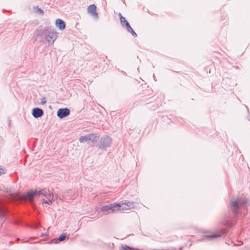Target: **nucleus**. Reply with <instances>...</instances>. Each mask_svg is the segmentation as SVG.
<instances>
[{
    "label": "nucleus",
    "instance_id": "1",
    "mask_svg": "<svg viewBox=\"0 0 250 250\" xmlns=\"http://www.w3.org/2000/svg\"><path fill=\"white\" fill-rule=\"evenodd\" d=\"M248 199L239 197L235 200H230L229 208L232 212L231 215H226L219 223L216 229L214 231H205L199 241H209L221 238L223 235H227L229 229L233 226L237 218L247 213L246 207Z\"/></svg>",
    "mask_w": 250,
    "mask_h": 250
},
{
    "label": "nucleus",
    "instance_id": "2",
    "mask_svg": "<svg viewBox=\"0 0 250 250\" xmlns=\"http://www.w3.org/2000/svg\"><path fill=\"white\" fill-rule=\"evenodd\" d=\"M43 195L44 198L41 199V201L43 204L51 205L54 201V195L50 193L48 189L44 188L42 189H36L35 190H30L27 193V196L32 199L35 195Z\"/></svg>",
    "mask_w": 250,
    "mask_h": 250
},
{
    "label": "nucleus",
    "instance_id": "3",
    "mask_svg": "<svg viewBox=\"0 0 250 250\" xmlns=\"http://www.w3.org/2000/svg\"><path fill=\"white\" fill-rule=\"evenodd\" d=\"M112 139L109 136L105 135L99 138L98 143L96 147L102 150L105 149L110 146Z\"/></svg>",
    "mask_w": 250,
    "mask_h": 250
},
{
    "label": "nucleus",
    "instance_id": "4",
    "mask_svg": "<svg viewBox=\"0 0 250 250\" xmlns=\"http://www.w3.org/2000/svg\"><path fill=\"white\" fill-rule=\"evenodd\" d=\"M120 203L116 202L113 204L106 205L101 208V211L105 214L114 213L117 210H120Z\"/></svg>",
    "mask_w": 250,
    "mask_h": 250
},
{
    "label": "nucleus",
    "instance_id": "5",
    "mask_svg": "<svg viewBox=\"0 0 250 250\" xmlns=\"http://www.w3.org/2000/svg\"><path fill=\"white\" fill-rule=\"evenodd\" d=\"M120 203V210H127L130 208H134L135 207V203L127 200H124L118 202Z\"/></svg>",
    "mask_w": 250,
    "mask_h": 250
},
{
    "label": "nucleus",
    "instance_id": "6",
    "mask_svg": "<svg viewBox=\"0 0 250 250\" xmlns=\"http://www.w3.org/2000/svg\"><path fill=\"white\" fill-rule=\"evenodd\" d=\"M49 27H46L42 29H37L35 32V37L36 41H39L40 42H44V38L46 32Z\"/></svg>",
    "mask_w": 250,
    "mask_h": 250
},
{
    "label": "nucleus",
    "instance_id": "7",
    "mask_svg": "<svg viewBox=\"0 0 250 250\" xmlns=\"http://www.w3.org/2000/svg\"><path fill=\"white\" fill-rule=\"evenodd\" d=\"M70 114V110L67 108H59L57 112V115L60 119H63L68 116Z\"/></svg>",
    "mask_w": 250,
    "mask_h": 250
},
{
    "label": "nucleus",
    "instance_id": "8",
    "mask_svg": "<svg viewBox=\"0 0 250 250\" xmlns=\"http://www.w3.org/2000/svg\"><path fill=\"white\" fill-rule=\"evenodd\" d=\"M96 10L97 7L94 4L89 5L87 8L88 13L90 14L94 18L98 19L99 15Z\"/></svg>",
    "mask_w": 250,
    "mask_h": 250
},
{
    "label": "nucleus",
    "instance_id": "9",
    "mask_svg": "<svg viewBox=\"0 0 250 250\" xmlns=\"http://www.w3.org/2000/svg\"><path fill=\"white\" fill-rule=\"evenodd\" d=\"M43 114V110L39 107L34 108L32 110V115L35 118H41Z\"/></svg>",
    "mask_w": 250,
    "mask_h": 250
},
{
    "label": "nucleus",
    "instance_id": "10",
    "mask_svg": "<svg viewBox=\"0 0 250 250\" xmlns=\"http://www.w3.org/2000/svg\"><path fill=\"white\" fill-rule=\"evenodd\" d=\"M57 34L56 32L52 31L51 29L49 31V34H48V37H47V40L45 43H48L49 44L50 42L53 43L57 38Z\"/></svg>",
    "mask_w": 250,
    "mask_h": 250
},
{
    "label": "nucleus",
    "instance_id": "11",
    "mask_svg": "<svg viewBox=\"0 0 250 250\" xmlns=\"http://www.w3.org/2000/svg\"><path fill=\"white\" fill-rule=\"evenodd\" d=\"M89 141H91L93 143V146H97L100 138L99 136L98 135V133H92L89 134Z\"/></svg>",
    "mask_w": 250,
    "mask_h": 250
},
{
    "label": "nucleus",
    "instance_id": "12",
    "mask_svg": "<svg viewBox=\"0 0 250 250\" xmlns=\"http://www.w3.org/2000/svg\"><path fill=\"white\" fill-rule=\"evenodd\" d=\"M55 25L60 30H64L66 27L65 21L60 19H58L56 20Z\"/></svg>",
    "mask_w": 250,
    "mask_h": 250
},
{
    "label": "nucleus",
    "instance_id": "13",
    "mask_svg": "<svg viewBox=\"0 0 250 250\" xmlns=\"http://www.w3.org/2000/svg\"><path fill=\"white\" fill-rule=\"evenodd\" d=\"M67 237L66 233H63L61 234L59 237L57 238H55L52 240V241L55 243L57 244L60 243L61 241H63Z\"/></svg>",
    "mask_w": 250,
    "mask_h": 250
},
{
    "label": "nucleus",
    "instance_id": "14",
    "mask_svg": "<svg viewBox=\"0 0 250 250\" xmlns=\"http://www.w3.org/2000/svg\"><path fill=\"white\" fill-rule=\"evenodd\" d=\"M125 27L126 28V30L127 31L130 33L131 34V35L134 37H136L137 36V34L136 33V32L133 30V29L132 28V27H131L130 25L129 24V23L128 22H127V24L126 25H125Z\"/></svg>",
    "mask_w": 250,
    "mask_h": 250
},
{
    "label": "nucleus",
    "instance_id": "15",
    "mask_svg": "<svg viewBox=\"0 0 250 250\" xmlns=\"http://www.w3.org/2000/svg\"><path fill=\"white\" fill-rule=\"evenodd\" d=\"M88 141H89V134L85 136H82L79 138V142L81 143H84Z\"/></svg>",
    "mask_w": 250,
    "mask_h": 250
},
{
    "label": "nucleus",
    "instance_id": "16",
    "mask_svg": "<svg viewBox=\"0 0 250 250\" xmlns=\"http://www.w3.org/2000/svg\"><path fill=\"white\" fill-rule=\"evenodd\" d=\"M133 248L129 247L127 245H122L120 248V250H133Z\"/></svg>",
    "mask_w": 250,
    "mask_h": 250
},
{
    "label": "nucleus",
    "instance_id": "17",
    "mask_svg": "<svg viewBox=\"0 0 250 250\" xmlns=\"http://www.w3.org/2000/svg\"><path fill=\"white\" fill-rule=\"evenodd\" d=\"M120 21H121V24L124 27V26H125V25H126L127 24V22H128L125 19V18L123 17H122L121 18H120Z\"/></svg>",
    "mask_w": 250,
    "mask_h": 250
},
{
    "label": "nucleus",
    "instance_id": "18",
    "mask_svg": "<svg viewBox=\"0 0 250 250\" xmlns=\"http://www.w3.org/2000/svg\"><path fill=\"white\" fill-rule=\"evenodd\" d=\"M34 9L36 10V12L40 14V15H43L44 13V11L43 10H42L41 8H40L39 6H36Z\"/></svg>",
    "mask_w": 250,
    "mask_h": 250
},
{
    "label": "nucleus",
    "instance_id": "19",
    "mask_svg": "<svg viewBox=\"0 0 250 250\" xmlns=\"http://www.w3.org/2000/svg\"><path fill=\"white\" fill-rule=\"evenodd\" d=\"M39 227V224L38 223H34L29 225V227L34 229L38 228Z\"/></svg>",
    "mask_w": 250,
    "mask_h": 250
},
{
    "label": "nucleus",
    "instance_id": "20",
    "mask_svg": "<svg viewBox=\"0 0 250 250\" xmlns=\"http://www.w3.org/2000/svg\"><path fill=\"white\" fill-rule=\"evenodd\" d=\"M6 215L4 212L0 209V218L4 219L5 218Z\"/></svg>",
    "mask_w": 250,
    "mask_h": 250
},
{
    "label": "nucleus",
    "instance_id": "21",
    "mask_svg": "<svg viewBox=\"0 0 250 250\" xmlns=\"http://www.w3.org/2000/svg\"><path fill=\"white\" fill-rule=\"evenodd\" d=\"M6 169L2 166H0V176L5 173Z\"/></svg>",
    "mask_w": 250,
    "mask_h": 250
},
{
    "label": "nucleus",
    "instance_id": "22",
    "mask_svg": "<svg viewBox=\"0 0 250 250\" xmlns=\"http://www.w3.org/2000/svg\"><path fill=\"white\" fill-rule=\"evenodd\" d=\"M50 30V28L49 27L47 30V32H46L45 34H44L45 38H44V42H45V43L46 42V41L47 40V37H48V34H49Z\"/></svg>",
    "mask_w": 250,
    "mask_h": 250
},
{
    "label": "nucleus",
    "instance_id": "23",
    "mask_svg": "<svg viewBox=\"0 0 250 250\" xmlns=\"http://www.w3.org/2000/svg\"><path fill=\"white\" fill-rule=\"evenodd\" d=\"M46 102V99L45 97H43L41 99V104H44Z\"/></svg>",
    "mask_w": 250,
    "mask_h": 250
},
{
    "label": "nucleus",
    "instance_id": "24",
    "mask_svg": "<svg viewBox=\"0 0 250 250\" xmlns=\"http://www.w3.org/2000/svg\"><path fill=\"white\" fill-rule=\"evenodd\" d=\"M245 107H246V108H247V110H248V113H249V115H250V111H249V110L248 107L247 105H245Z\"/></svg>",
    "mask_w": 250,
    "mask_h": 250
},
{
    "label": "nucleus",
    "instance_id": "25",
    "mask_svg": "<svg viewBox=\"0 0 250 250\" xmlns=\"http://www.w3.org/2000/svg\"><path fill=\"white\" fill-rule=\"evenodd\" d=\"M183 246L180 247L179 248V250H183Z\"/></svg>",
    "mask_w": 250,
    "mask_h": 250
},
{
    "label": "nucleus",
    "instance_id": "26",
    "mask_svg": "<svg viewBox=\"0 0 250 250\" xmlns=\"http://www.w3.org/2000/svg\"><path fill=\"white\" fill-rule=\"evenodd\" d=\"M119 17H120V19L122 17H123V16H122V14H121V13H119Z\"/></svg>",
    "mask_w": 250,
    "mask_h": 250
},
{
    "label": "nucleus",
    "instance_id": "27",
    "mask_svg": "<svg viewBox=\"0 0 250 250\" xmlns=\"http://www.w3.org/2000/svg\"><path fill=\"white\" fill-rule=\"evenodd\" d=\"M73 192H72V190H69V191H68V193H72Z\"/></svg>",
    "mask_w": 250,
    "mask_h": 250
},
{
    "label": "nucleus",
    "instance_id": "28",
    "mask_svg": "<svg viewBox=\"0 0 250 250\" xmlns=\"http://www.w3.org/2000/svg\"><path fill=\"white\" fill-rule=\"evenodd\" d=\"M154 79H155V75L153 74Z\"/></svg>",
    "mask_w": 250,
    "mask_h": 250
}]
</instances>
